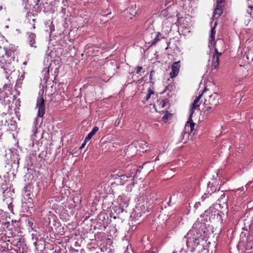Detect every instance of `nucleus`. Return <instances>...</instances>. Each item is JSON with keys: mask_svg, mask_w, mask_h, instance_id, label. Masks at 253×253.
Listing matches in <instances>:
<instances>
[{"mask_svg": "<svg viewBox=\"0 0 253 253\" xmlns=\"http://www.w3.org/2000/svg\"><path fill=\"white\" fill-rule=\"evenodd\" d=\"M154 73V71H152L151 72H150V79L151 80L152 79V74L153 73Z\"/></svg>", "mask_w": 253, "mask_h": 253, "instance_id": "obj_30", "label": "nucleus"}, {"mask_svg": "<svg viewBox=\"0 0 253 253\" xmlns=\"http://www.w3.org/2000/svg\"><path fill=\"white\" fill-rule=\"evenodd\" d=\"M202 94L203 93L196 97L192 104V108L190 110V114L188 119L189 120L185 124L183 132L181 133V137H182V140L186 141L188 139L190 134L193 131L195 124L192 121L191 117L194 112V110L200 106L199 102L200 98L202 96Z\"/></svg>", "mask_w": 253, "mask_h": 253, "instance_id": "obj_1", "label": "nucleus"}, {"mask_svg": "<svg viewBox=\"0 0 253 253\" xmlns=\"http://www.w3.org/2000/svg\"><path fill=\"white\" fill-rule=\"evenodd\" d=\"M201 203L200 202H197L195 204V206H194V207L197 209L199 206H201Z\"/></svg>", "mask_w": 253, "mask_h": 253, "instance_id": "obj_23", "label": "nucleus"}, {"mask_svg": "<svg viewBox=\"0 0 253 253\" xmlns=\"http://www.w3.org/2000/svg\"><path fill=\"white\" fill-rule=\"evenodd\" d=\"M237 190L243 191L244 190V188L243 187L239 188V189H237Z\"/></svg>", "mask_w": 253, "mask_h": 253, "instance_id": "obj_33", "label": "nucleus"}, {"mask_svg": "<svg viewBox=\"0 0 253 253\" xmlns=\"http://www.w3.org/2000/svg\"><path fill=\"white\" fill-rule=\"evenodd\" d=\"M180 61L174 62L171 66V72L170 73L171 78H175L178 74L180 69Z\"/></svg>", "mask_w": 253, "mask_h": 253, "instance_id": "obj_6", "label": "nucleus"}, {"mask_svg": "<svg viewBox=\"0 0 253 253\" xmlns=\"http://www.w3.org/2000/svg\"><path fill=\"white\" fill-rule=\"evenodd\" d=\"M201 236L202 234L198 232L197 229L192 228L184 236V238L186 239V243L187 247H197L200 243Z\"/></svg>", "mask_w": 253, "mask_h": 253, "instance_id": "obj_2", "label": "nucleus"}, {"mask_svg": "<svg viewBox=\"0 0 253 253\" xmlns=\"http://www.w3.org/2000/svg\"><path fill=\"white\" fill-rule=\"evenodd\" d=\"M162 35L160 32H157L156 35V37L155 38L149 43L151 44V45L155 44L158 41L160 40L161 39H162Z\"/></svg>", "mask_w": 253, "mask_h": 253, "instance_id": "obj_10", "label": "nucleus"}, {"mask_svg": "<svg viewBox=\"0 0 253 253\" xmlns=\"http://www.w3.org/2000/svg\"><path fill=\"white\" fill-rule=\"evenodd\" d=\"M62 2L65 6L68 5V0H62Z\"/></svg>", "mask_w": 253, "mask_h": 253, "instance_id": "obj_24", "label": "nucleus"}, {"mask_svg": "<svg viewBox=\"0 0 253 253\" xmlns=\"http://www.w3.org/2000/svg\"><path fill=\"white\" fill-rule=\"evenodd\" d=\"M120 120H118V122L117 121H116L115 122V125L116 126H119V123H120Z\"/></svg>", "mask_w": 253, "mask_h": 253, "instance_id": "obj_29", "label": "nucleus"}, {"mask_svg": "<svg viewBox=\"0 0 253 253\" xmlns=\"http://www.w3.org/2000/svg\"><path fill=\"white\" fill-rule=\"evenodd\" d=\"M32 28H33V29H34L35 28V24H34V25H33Z\"/></svg>", "mask_w": 253, "mask_h": 253, "instance_id": "obj_36", "label": "nucleus"}, {"mask_svg": "<svg viewBox=\"0 0 253 253\" xmlns=\"http://www.w3.org/2000/svg\"><path fill=\"white\" fill-rule=\"evenodd\" d=\"M207 194H205V195H203L202 197H201V199L203 201H204L207 197Z\"/></svg>", "mask_w": 253, "mask_h": 253, "instance_id": "obj_26", "label": "nucleus"}, {"mask_svg": "<svg viewBox=\"0 0 253 253\" xmlns=\"http://www.w3.org/2000/svg\"><path fill=\"white\" fill-rule=\"evenodd\" d=\"M215 34V27H213L211 29V34L210 36L209 40V47L214 46L215 47V54L213 55L212 67L214 69H216L219 65V58L221 56L222 53L219 52L217 49L215 47V42L214 39Z\"/></svg>", "mask_w": 253, "mask_h": 253, "instance_id": "obj_3", "label": "nucleus"}, {"mask_svg": "<svg viewBox=\"0 0 253 253\" xmlns=\"http://www.w3.org/2000/svg\"><path fill=\"white\" fill-rule=\"evenodd\" d=\"M27 41L30 46L35 48L37 47V46L35 45V39L36 37V34L33 33H27Z\"/></svg>", "mask_w": 253, "mask_h": 253, "instance_id": "obj_7", "label": "nucleus"}, {"mask_svg": "<svg viewBox=\"0 0 253 253\" xmlns=\"http://www.w3.org/2000/svg\"><path fill=\"white\" fill-rule=\"evenodd\" d=\"M211 190L212 191V192H213L214 191H215L216 190V188L214 187H211Z\"/></svg>", "mask_w": 253, "mask_h": 253, "instance_id": "obj_31", "label": "nucleus"}, {"mask_svg": "<svg viewBox=\"0 0 253 253\" xmlns=\"http://www.w3.org/2000/svg\"><path fill=\"white\" fill-rule=\"evenodd\" d=\"M217 42L220 43V44H223V42L222 40H218L217 41Z\"/></svg>", "mask_w": 253, "mask_h": 253, "instance_id": "obj_27", "label": "nucleus"}, {"mask_svg": "<svg viewBox=\"0 0 253 253\" xmlns=\"http://www.w3.org/2000/svg\"><path fill=\"white\" fill-rule=\"evenodd\" d=\"M206 89H207V88H206V87H205V89H204V91H203V92H205V91H206Z\"/></svg>", "mask_w": 253, "mask_h": 253, "instance_id": "obj_37", "label": "nucleus"}, {"mask_svg": "<svg viewBox=\"0 0 253 253\" xmlns=\"http://www.w3.org/2000/svg\"><path fill=\"white\" fill-rule=\"evenodd\" d=\"M168 20L171 22L172 24H179V18L178 17V15H176V17H169L168 18Z\"/></svg>", "mask_w": 253, "mask_h": 253, "instance_id": "obj_11", "label": "nucleus"}, {"mask_svg": "<svg viewBox=\"0 0 253 253\" xmlns=\"http://www.w3.org/2000/svg\"><path fill=\"white\" fill-rule=\"evenodd\" d=\"M219 96L218 94L214 93L213 94L209 96L208 99H205L204 104L205 106L211 105L215 107L219 103Z\"/></svg>", "mask_w": 253, "mask_h": 253, "instance_id": "obj_4", "label": "nucleus"}, {"mask_svg": "<svg viewBox=\"0 0 253 253\" xmlns=\"http://www.w3.org/2000/svg\"><path fill=\"white\" fill-rule=\"evenodd\" d=\"M251 0H247L248 1V8L247 9V12L250 15H253V4H251L250 3V1Z\"/></svg>", "mask_w": 253, "mask_h": 253, "instance_id": "obj_13", "label": "nucleus"}, {"mask_svg": "<svg viewBox=\"0 0 253 253\" xmlns=\"http://www.w3.org/2000/svg\"><path fill=\"white\" fill-rule=\"evenodd\" d=\"M111 177H112V178H114V179H116L117 178L115 174L111 175Z\"/></svg>", "mask_w": 253, "mask_h": 253, "instance_id": "obj_32", "label": "nucleus"}, {"mask_svg": "<svg viewBox=\"0 0 253 253\" xmlns=\"http://www.w3.org/2000/svg\"><path fill=\"white\" fill-rule=\"evenodd\" d=\"M227 200L226 199H225V200H223V202H225Z\"/></svg>", "mask_w": 253, "mask_h": 253, "instance_id": "obj_38", "label": "nucleus"}, {"mask_svg": "<svg viewBox=\"0 0 253 253\" xmlns=\"http://www.w3.org/2000/svg\"><path fill=\"white\" fill-rule=\"evenodd\" d=\"M61 12L63 13V14H65L66 13V8H63L62 7V11H61Z\"/></svg>", "mask_w": 253, "mask_h": 253, "instance_id": "obj_25", "label": "nucleus"}, {"mask_svg": "<svg viewBox=\"0 0 253 253\" xmlns=\"http://www.w3.org/2000/svg\"><path fill=\"white\" fill-rule=\"evenodd\" d=\"M116 175L119 177H121V179L123 180H125L126 178L128 177V176H126L125 175H123L122 174H120L119 173H117Z\"/></svg>", "mask_w": 253, "mask_h": 253, "instance_id": "obj_17", "label": "nucleus"}, {"mask_svg": "<svg viewBox=\"0 0 253 253\" xmlns=\"http://www.w3.org/2000/svg\"><path fill=\"white\" fill-rule=\"evenodd\" d=\"M222 0H216V5H222Z\"/></svg>", "mask_w": 253, "mask_h": 253, "instance_id": "obj_19", "label": "nucleus"}, {"mask_svg": "<svg viewBox=\"0 0 253 253\" xmlns=\"http://www.w3.org/2000/svg\"><path fill=\"white\" fill-rule=\"evenodd\" d=\"M99 128L97 126H94L91 132H90L87 136L85 138V142H87L89 141L92 136L96 133V132L98 130Z\"/></svg>", "mask_w": 253, "mask_h": 253, "instance_id": "obj_9", "label": "nucleus"}, {"mask_svg": "<svg viewBox=\"0 0 253 253\" xmlns=\"http://www.w3.org/2000/svg\"><path fill=\"white\" fill-rule=\"evenodd\" d=\"M166 101L165 100H162L161 102H160L159 103V105L162 107V108H163L165 107V106L166 105Z\"/></svg>", "mask_w": 253, "mask_h": 253, "instance_id": "obj_18", "label": "nucleus"}, {"mask_svg": "<svg viewBox=\"0 0 253 253\" xmlns=\"http://www.w3.org/2000/svg\"><path fill=\"white\" fill-rule=\"evenodd\" d=\"M163 119H168V117L167 115H165L163 117Z\"/></svg>", "mask_w": 253, "mask_h": 253, "instance_id": "obj_34", "label": "nucleus"}, {"mask_svg": "<svg viewBox=\"0 0 253 253\" xmlns=\"http://www.w3.org/2000/svg\"><path fill=\"white\" fill-rule=\"evenodd\" d=\"M86 143V142H85V141H84V143H83V144H82V145H81V147H80V149H82V148H83L84 147V146H85V143Z\"/></svg>", "mask_w": 253, "mask_h": 253, "instance_id": "obj_28", "label": "nucleus"}, {"mask_svg": "<svg viewBox=\"0 0 253 253\" xmlns=\"http://www.w3.org/2000/svg\"><path fill=\"white\" fill-rule=\"evenodd\" d=\"M98 52L99 50L95 49V48L93 46H90L88 47L87 53L90 55H91V53L94 54V55H96Z\"/></svg>", "mask_w": 253, "mask_h": 253, "instance_id": "obj_12", "label": "nucleus"}, {"mask_svg": "<svg viewBox=\"0 0 253 253\" xmlns=\"http://www.w3.org/2000/svg\"><path fill=\"white\" fill-rule=\"evenodd\" d=\"M159 160V158H158V156H157V157H156V158L155 159V161H158V160Z\"/></svg>", "mask_w": 253, "mask_h": 253, "instance_id": "obj_35", "label": "nucleus"}, {"mask_svg": "<svg viewBox=\"0 0 253 253\" xmlns=\"http://www.w3.org/2000/svg\"><path fill=\"white\" fill-rule=\"evenodd\" d=\"M222 5H216L213 11V17L214 19L218 18L222 14Z\"/></svg>", "mask_w": 253, "mask_h": 253, "instance_id": "obj_8", "label": "nucleus"}, {"mask_svg": "<svg viewBox=\"0 0 253 253\" xmlns=\"http://www.w3.org/2000/svg\"><path fill=\"white\" fill-rule=\"evenodd\" d=\"M154 94V91L152 89H151V88H149L148 89V93L147 94L146 97V100L147 101L149 100V99L150 98L151 95Z\"/></svg>", "mask_w": 253, "mask_h": 253, "instance_id": "obj_16", "label": "nucleus"}, {"mask_svg": "<svg viewBox=\"0 0 253 253\" xmlns=\"http://www.w3.org/2000/svg\"><path fill=\"white\" fill-rule=\"evenodd\" d=\"M137 145L141 149H145L148 147L146 142L143 140H139L137 142Z\"/></svg>", "mask_w": 253, "mask_h": 253, "instance_id": "obj_14", "label": "nucleus"}, {"mask_svg": "<svg viewBox=\"0 0 253 253\" xmlns=\"http://www.w3.org/2000/svg\"><path fill=\"white\" fill-rule=\"evenodd\" d=\"M135 183L134 181L131 179L129 183L126 186V189L128 192H131L132 189V187L134 186Z\"/></svg>", "mask_w": 253, "mask_h": 253, "instance_id": "obj_15", "label": "nucleus"}, {"mask_svg": "<svg viewBox=\"0 0 253 253\" xmlns=\"http://www.w3.org/2000/svg\"><path fill=\"white\" fill-rule=\"evenodd\" d=\"M37 108L38 109V117H42L44 114L45 105L44 100L42 96L38 98L37 101Z\"/></svg>", "mask_w": 253, "mask_h": 253, "instance_id": "obj_5", "label": "nucleus"}, {"mask_svg": "<svg viewBox=\"0 0 253 253\" xmlns=\"http://www.w3.org/2000/svg\"><path fill=\"white\" fill-rule=\"evenodd\" d=\"M209 106H207L206 109V110L207 111H209L210 109L213 108L215 107V106H211V105H209Z\"/></svg>", "mask_w": 253, "mask_h": 253, "instance_id": "obj_22", "label": "nucleus"}, {"mask_svg": "<svg viewBox=\"0 0 253 253\" xmlns=\"http://www.w3.org/2000/svg\"><path fill=\"white\" fill-rule=\"evenodd\" d=\"M142 66H138L137 67V70L136 71V74H139L141 71L142 70Z\"/></svg>", "mask_w": 253, "mask_h": 253, "instance_id": "obj_20", "label": "nucleus"}, {"mask_svg": "<svg viewBox=\"0 0 253 253\" xmlns=\"http://www.w3.org/2000/svg\"><path fill=\"white\" fill-rule=\"evenodd\" d=\"M225 198V195L224 194V193H223L220 196V198L218 199V201L219 202H221L222 200H223V199H224Z\"/></svg>", "mask_w": 253, "mask_h": 253, "instance_id": "obj_21", "label": "nucleus"}]
</instances>
